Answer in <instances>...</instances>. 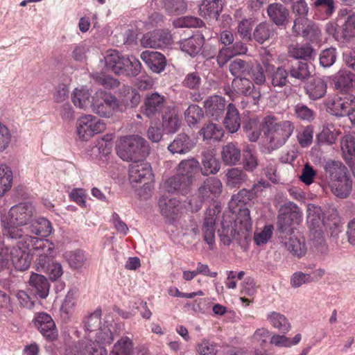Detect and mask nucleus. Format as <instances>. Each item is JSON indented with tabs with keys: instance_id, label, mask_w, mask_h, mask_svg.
Wrapping results in <instances>:
<instances>
[{
	"instance_id": "30",
	"label": "nucleus",
	"mask_w": 355,
	"mask_h": 355,
	"mask_svg": "<svg viewBox=\"0 0 355 355\" xmlns=\"http://www.w3.org/2000/svg\"><path fill=\"white\" fill-rule=\"evenodd\" d=\"M343 158L355 175V139L350 135L343 137L340 141Z\"/></svg>"
},
{
	"instance_id": "32",
	"label": "nucleus",
	"mask_w": 355,
	"mask_h": 355,
	"mask_svg": "<svg viewBox=\"0 0 355 355\" xmlns=\"http://www.w3.org/2000/svg\"><path fill=\"white\" fill-rule=\"evenodd\" d=\"M327 83L320 78L311 80L305 86L306 95L313 101L322 98L327 92Z\"/></svg>"
},
{
	"instance_id": "33",
	"label": "nucleus",
	"mask_w": 355,
	"mask_h": 355,
	"mask_svg": "<svg viewBox=\"0 0 355 355\" xmlns=\"http://www.w3.org/2000/svg\"><path fill=\"white\" fill-rule=\"evenodd\" d=\"M223 124L225 129L232 134L236 132L241 127L240 114L233 103H229L227 107Z\"/></svg>"
},
{
	"instance_id": "1",
	"label": "nucleus",
	"mask_w": 355,
	"mask_h": 355,
	"mask_svg": "<svg viewBox=\"0 0 355 355\" xmlns=\"http://www.w3.org/2000/svg\"><path fill=\"white\" fill-rule=\"evenodd\" d=\"M36 214L35 206L29 202L12 206L2 220L3 235L8 239L23 240L28 235L25 234V227L36 217Z\"/></svg>"
},
{
	"instance_id": "6",
	"label": "nucleus",
	"mask_w": 355,
	"mask_h": 355,
	"mask_svg": "<svg viewBox=\"0 0 355 355\" xmlns=\"http://www.w3.org/2000/svg\"><path fill=\"white\" fill-rule=\"evenodd\" d=\"M277 218V231L279 239L282 236H291L293 233L294 225H299L302 220V212L293 202H287L279 209Z\"/></svg>"
},
{
	"instance_id": "55",
	"label": "nucleus",
	"mask_w": 355,
	"mask_h": 355,
	"mask_svg": "<svg viewBox=\"0 0 355 355\" xmlns=\"http://www.w3.org/2000/svg\"><path fill=\"white\" fill-rule=\"evenodd\" d=\"M338 32L343 40L355 37V15L348 16L343 24L338 27Z\"/></svg>"
},
{
	"instance_id": "18",
	"label": "nucleus",
	"mask_w": 355,
	"mask_h": 355,
	"mask_svg": "<svg viewBox=\"0 0 355 355\" xmlns=\"http://www.w3.org/2000/svg\"><path fill=\"white\" fill-rule=\"evenodd\" d=\"M222 192V183L215 177L206 179L198 189V195L202 200H213Z\"/></svg>"
},
{
	"instance_id": "24",
	"label": "nucleus",
	"mask_w": 355,
	"mask_h": 355,
	"mask_svg": "<svg viewBox=\"0 0 355 355\" xmlns=\"http://www.w3.org/2000/svg\"><path fill=\"white\" fill-rule=\"evenodd\" d=\"M196 146L194 141L185 133L178 134L168 145V149L173 154L184 155L190 152Z\"/></svg>"
},
{
	"instance_id": "63",
	"label": "nucleus",
	"mask_w": 355,
	"mask_h": 355,
	"mask_svg": "<svg viewBox=\"0 0 355 355\" xmlns=\"http://www.w3.org/2000/svg\"><path fill=\"white\" fill-rule=\"evenodd\" d=\"M122 92L125 94V99L123 102L129 105L131 107H136L140 102V95L138 92L130 87H123Z\"/></svg>"
},
{
	"instance_id": "62",
	"label": "nucleus",
	"mask_w": 355,
	"mask_h": 355,
	"mask_svg": "<svg viewBox=\"0 0 355 355\" xmlns=\"http://www.w3.org/2000/svg\"><path fill=\"white\" fill-rule=\"evenodd\" d=\"M67 260L71 268L78 269L83 266L86 258L83 251L76 250L67 254Z\"/></svg>"
},
{
	"instance_id": "41",
	"label": "nucleus",
	"mask_w": 355,
	"mask_h": 355,
	"mask_svg": "<svg viewBox=\"0 0 355 355\" xmlns=\"http://www.w3.org/2000/svg\"><path fill=\"white\" fill-rule=\"evenodd\" d=\"M134 344L131 338L122 336L114 345L110 355H133Z\"/></svg>"
},
{
	"instance_id": "52",
	"label": "nucleus",
	"mask_w": 355,
	"mask_h": 355,
	"mask_svg": "<svg viewBox=\"0 0 355 355\" xmlns=\"http://www.w3.org/2000/svg\"><path fill=\"white\" fill-rule=\"evenodd\" d=\"M202 45V37H191L182 43L181 48L190 55L194 56L200 51Z\"/></svg>"
},
{
	"instance_id": "9",
	"label": "nucleus",
	"mask_w": 355,
	"mask_h": 355,
	"mask_svg": "<svg viewBox=\"0 0 355 355\" xmlns=\"http://www.w3.org/2000/svg\"><path fill=\"white\" fill-rule=\"evenodd\" d=\"M221 211V207L216 203L209 207L204 214L201 230L204 241L211 247L215 243L216 221Z\"/></svg>"
},
{
	"instance_id": "42",
	"label": "nucleus",
	"mask_w": 355,
	"mask_h": 355,
	"mask_svg": "<svg viewBox=\"0 0 355 355\" xmlns=\"http://www.w3.org/2000/svg\"><path fill=\"white\" fill-rule=\"evenodd\" d=\"M267 320L271 325L281 333L286 334L291 329V325L286 316L275 311L270 312L267 315Z\"/></svg>"
},
{
	"instance_id": "31",
	"label": "nucleus",
	"mask_w": 355,
	"mask_h": 355,
	"mask_svg": "<svg viewBox=\"0 0 355 355\" xmlns=\"http://www.w3.org/2000/svg\"><path fill=\"white\" fill-rule=\"evenodd\" d=\"M29 286L32 292L42 299H44L49 295V283L47 279L37 273H33L29 279Z\"/></svg>"
},
{
	"instance_id": "4",
	"label": "nucleus",
	"mask_w": 355,
	"mask_h": 355,
	"mask_svg": "<svg viewBox=\"0 0 355 355\" xmlns=\"http://www.w3.org/2000/svg\"><path fill=\"white\" fill-rule=\"evenodd\" d=\"M261 124L264 129V135L273 149L284 146L295 128V123L291 121H279L273 115L266 116Z\"/></svg>"
},
{
	"instance_id": "57",
	"label": "nucleus",
	"mask_w": 355,
	"mask_h": 355,
	"mask_svg": "<svg viewBox=\"0 0 355 355\" xmlns=\"http://www.w3.org/2000/svg\"><path fill=\"white\" fill-rule=\"evenodd\" d=\"M166 11L170 15H178L187 9V3L184 0H163Z\"/></svg>"
},
{
	"instance_id": "26",
	"label": "nucleus",
	"mask_w": 355,
	"mask_h": 355,
	"mask_svg": "<svg viewBox=\"0 0 355 355\" xmlns=\"http://www.w3.org/2000/svg\"><path fill=\"white\" fill-rule=\"evenodd\" d=\"M71 100L73 105L80 109L93 110L94 95L92 96L89 89L84 87L76 88L71 94Z\"/></svg>"
},
{
	"instance_id": "15",
	"label": "nucleus",
	"mask_w": 355,
	"mask_h": 355,
	"mask_svg": "<svg viewBox=\"0 0 355 355\" xmlns=\"http://www.w3.org/2000/svg\"><path fill=\"white\" fill-rule=\"evenodd\" d=\"M35 325L46 339L54 340L57 338L55 324L50 315L45 313H39L35 319Z\"/></svg>"
},
{
	"instance_id": "22",
	"label": "nucleus",
	"mask_w": 355,
	"mask_h": 355,
	"mask_svg": "<svg viewBox=\"0 0 355 355\" xmlns=\"http://www.w3.org/2000/svg\"><path fill=\"white\" fill-rule=\"evenodd\" d=\"M225 105V98L219 96H210L204 102L207 114L216 121L223 116Z\"/></svg>"
},
{
	"instance_id": "45",
	"label": "nucleus",
	"mask_w": 355,
	"mask_h": 355,
	"mask_svg": "<svg viewBox=\"0 0 355 355\" xmlns=\"http://www.w3.org/2000/svg\"><path fill=\"white\" fill-rule=\"evenodd\" d=\"M288 54L295 59L309 60L315 55V52L309 44H296L289 46Z\"/></svg>"
},
{
	"instance_id": "2",
	"label": "nucleus",
	"mask_w": 355,
	"mask_h": 355,
	"mask_svg": "<svg viewBox=\"0 0 355 355\" xmlns=\"http://www.w3.org/2000/svg\"><path fill=\"white\" fill-rule=\"evenodd\" d=\"M251 228L250 210L243 208L239 209L235 219L230 216H225L218 233L221 242L225 245H230L234 241L241 242L247 240L250 236Z\"/></svg>"
},
{
	"instance_id": "54",
	"label": "nucleus",
	"mask_w": 355,
	"mask_h": 355,
	"mask_svg": "<svg viewBox=\"0 0 355 355\" xmlns=\"http://www.w3.org/2000/svg\"><path fill=\"white\" fill-rule=\"evenodd\" d=\"M178 204L179 201L176 198H168L165 196H162L158 202L162 214L166 217L175 213V208Z\"/></svg>"
},
{
	"instance_id": "8",
	"label": "nucleus",
	"mask_w": 355,
	"mask_h": 355,
	"mask_svg": "<svg viewBox=\"0 0 355 355\" xmlns=\"http://www.w3.org/2000/svg\"><path fill=\"white\" fill-rule=\"evenodd\" d=\"M76 128L79 138L86 141L103 132L105 129V124L96 116L86 114L77 120Z\"/></svg>"
},
{
	"instance_id": "53",
	"label": "nucleus",
	"mask_w": 355,
	"mask_h": 355,
	"mask_svg": "<svg viewBox=\"0 0 355 355\" xmlns=\"http://www.w3.org/2000/svg\"><path fill=\"white\" fill-rule=\"evenodd\" d=\"M229 69L235 78H241L250 73V67L248 62L236 59L230 64Z\"/></svg>"
},
{
	"instance_id": "43",
	"label": "nucleus",
	"mask_w": 355,
	"mask_h": 355,
	"mask_svg": "<svg viewBox=\"0 0 355 355\" xmlns=\"http://www.w3.org/2000/svg\"><path fill=\"white\" fill-rule=\"evenodd\" d=\"M254 89V84L246 78H235L232 82V94L248 96Z\"/></svg>"
},
{
	"instance_id": "34",
	"label": "nucleus",
	"mask_w": 355,
	"mask_h": 355,
	"mask_svg": "<svg viewBox=\"0 0 355 355\" xmlns=\"http://www.w3.org/2000/svg\"><path fill=\"white\" fill-rule=\"evenodd\" d=\"M268 79L274 88L282 89L289 83V74L284 66L273 68L268 74Z\"/></svg>"
},
{
	"instance_id": "58",
	"label": "nucleus",
	"mask_w": 355,
	"mask_h": 355,
	"mask_svg": "<svg viewBox=\"0 0 355 355\" xmlns=\"http://www.w3.org/2000/svg\"><path fill=\"white\" fill-rule=\"evenodd\" d=\"M93 336H89V340L83 348L84 355H107L106 349L100 343L92 340Z\"/></svg>"
},
{
	"instance_id": "3",
	"label": "nucleus",
	"mask_w": 355,
	"mask_h": 355,
	"mask_svg": "<svg viewBox=\"0 0 355 355\" xmlns=\"http://www.w3.org/2000/svg\"><path fill=\"white\" fill-rule=\"evenodd\" d=\"M323 169L331 192L338 198H347L353 185L347 168L340 161L330 159L324 163Z\"/></svg>"
},
{
	"instance_id": "5",
	"label": "nucleus",
	"mask_w": 355,
	"mask_h": 355,
	"mask_svg": "<svg viewBox=\"0 0 355 355\" xmlns=\"http://www.w3.org/2000/svg\"><path fill=\"white\" fill-rule=\"evenodd\" d=\"M118 156L126 162H135L145 159L150 151L148 142L139 135L121 137L116 146Z\"/></svg>"
},
{
	"instance_id": "21",
	"label": "nucleus",
	"mask_w": 355,
	"mask_h": 355,
	"mask_svg": "<svg viewBox=\"0 0 355 355\" xmlns=\"http://www.w3.org/2000/svg\"><path fill=\"white\" fill-rule=\"evenodd\" d=\"M140 58L149 69L155 73H161L166 67V60L165 56L157 51H143Z\"/></svg>"
},
{
	"instance_id": "44",
	"label": "nucleus",
	"mask_w": 355,
	"mask_h": 355,
	"mask_svg": "<svg viewBox=\"0 0 355 355\" xmlns=\"http://www.w3.org/2000/svg\"><path fill=\"white\" fill-rule=\"evenodd\" d=\"M253 197L254 193L252 190L243 189L236 194L232 196L230 202V208L235 209L238 207L239 212V209H243L241 207L248 204L252 200Z\"/></svg>"
},
{
	"instance_id": "64",
	"label": "nucleus",
	"mask_w": 355,
	"mask_h": 355,
	"mask_svg": "<svg viewBox=\"0 0 355 355\" xmlns=\"http://www.w3.org/2000/svg\"><path fill=\"white\" fill-rule=\"evenodd\" d=\"M313 134V128L309 125L304 127L297 132V139L301 147H307L311 144Z\"/></svg>"
},
{
	"instance_id": "50",
	"label": "nucleus",
	"mask_w": 355,
	"mask_h": 355,
	"mask_svg": "<svg viewBox=\"0 0 355 355\" xmlns=\"http://www.w3.org/2000/svg\"><path fill=\"white\" fill-rule=\"evenodd\" d=\"M185 120L189 127H194L204 117L202 109L197 105H191L184 112Z\"/></svg>"
},
{
	"instance_id": "56",
	"label": "nucleus",
	"mask_w": 355,
	"mask_h": 355,
	"mask_svg": "<svg viewBox=\"0 0 355 355\" xmlns=\"http://www.w3.org/2000/svg\"><path fill=\"white\" fill-rule=\"evenodd\" d=\"M12 173L10 168L6 166H0V196H3L11 187Z\"/></svg>"
},
{
	"instance_id": "36",
	"label": "nucleus",
	"mask_w": 355,
	"mask_h": 355,
	"mask_svg": "<svg viewBox=\"0 0 355 355\" xmlns=\"http://www.w3.org/2000/svg\"><path fill=\"white\" fill-rule=\"evenodd\" d=\"M333 82L338 90L349 89L355 86V74L345 69L340 70L334 76Z\"/></svg>"
},
{
	"instance_id": "16",
	"label": "nucleus",
	"mask_w": 355,
	"mask_h": 355,
	"mask_svg": "<svg viewBox=\"0 0 355 355\" xmlns=\"http://www.w3.org/2000/svg\"><path fill=\"white\" fill-rule=\"evenodd\" d=\"M200 170V162L195 157L183 159L176 166L177 173L191 184Z\"/></svg>"
},
{
	"instance_id": "13",
	"label": "nucleus",
	"mask_w": 355,
	"mask_h": 355,
	"mask_svg": "<svg viewBox=\"0 0 355 355\" xmlns=\"http://www.w3.org/2000/svg\"><path fill=\"white\" fill-rule=\"evenodd\" d=\"M171 42V34L164 30H156L147 33L141 39V46L146 48H164L170 44Z\"/></svg>"
},
{
	"instance_id": "11",
	"label": "nucleus",
	"mask_w": 355,
	"mask_h": 355,
	"mask_svg": "<svg viewBox=\"0 0 355 355\" xmlns=\"http://www.w3.org/2000/svg\"><path fill=\"white\" fill-rule=\"evenodd\" d=\"M166 103V97L157 92L147 94L141 107L142 113L149 119L156 117L165 112Z\"/></svg>"
},
{
	"instance_id": "38",
	"label": "nucleus",
	"mask_w": 355,
	"mask_h": 355,
	"mask_svg": "<svg viewBox=\"0 0 355 355\" xmlns=\"http://www.w3.org/2000/svg\"><path fill=\"white\" fill-rule=\"evenodd\" d=\"M202 164L203 166V168H200L202 174L205 176H208L211 174L217 173L220 170V164L214 157L213 153L207 150L202 152Z\"/></svg>"
},
{
	"instance_id": "12",
	"label": "nucleus",
	"mask_w": 355,
	"mask_h": 355,
	"mask_svg": "<svg viewBox=\"0 0 355 355\" xmlns=\"http://www.w3.org/2000/svg\"><path fill=\"white\" fill-rule=\"evenodd\" d=\"M332 114L337 116H348L355 109V96L342 94L336 98L329 107Z\"/></svg>"
},
{
	"instance_id": "7",
	"label": "nucleus",
	"mask_w": 355,
	"mask_h": 355,
	"mask_svg": "<svg viewBox=\"0 0 355 355\" xmlns=\"http://www.w3.org/2000/svg\"><path fill=\"white\" fill-rule=\"evenodd\" d=\"M123 111V105L112 94L103 90L94 94L93 112L98 116L110 118Z\"/></svg>"
},
{
	"instance_id": "40",
	"label": "nucleus",
	"mask_w": 355,
	"mask_h": 355,
	"mask_svg": "<svg viewBox=\"0 0 355 355\" xmlns=\"http://www.w3.org/2000/svg\"><path fill=\"white\" fill-rule=\"evenodd\" d=\"M276 30L272 24L268 22H262L258 24L254 30V39L259 44H263L266 41L274 37Z\"/></svg>"
},
{
	"instance_id": "10",
	"label": "nucleus",
	"mask_w": 355,
	"mask_h": 355,
	"mask_svg": "<svg viewBox=\"0 0 355 355\" xmlns=\"http://www.w3.org/2000/svg\"><path fill=\"white\" fill-rule=\"evenodd\" d=\"M20 245L25 249L32 248V254L35 256H55V245L49 240L41 239L31 235H26L20 240Z\"/></svg>"
},
{
	"instance_id": "20",
	"label": "nucleus",
	"mask_w": 355,
	"mask_h": 355,
	"mask_svg": "<svg viewBox=\"0 0 355 355\" xmlns=\"http://www.w3.org/2000/svg\"><path fill=\"white\" fill-rule=\"evenodd\" d=\"M280 242L293 256L297 258L304 257L307 252L305 239L302 236V238L291 236V235L289 237L282 236Z\"/></svg>"
},
{
	"instance_id": "29",
	"label": "nucleus",
	"mask_w": 355,
	"mask_h": 355,
	"mask_svg": "<svg viewBox=\"0 0 355 355\" xmlns=\"http://www.w3.org/2000/svg\"><path fill=\"white\" fill-rule=\"evenodd\" d=\"M267 14L275 25L284 26L288 21L289 11L283 4L273 3L268 5Z\"/></svg>"
},
{
	"instance_id": "17",
	"label": "nucleus",
	"mask_w": 355,
	"mask_h": 355,
	"mask_svg": "<svg viewBox=\"0 0 355 355\" xmlns=\"http://www.w3.org/2000/svg\"><path fill=\"white\" fill-rule=\"evenodd\" d=\"M17 240V245L10 250V261L17 270L23 271L29 268L31 257L26 252L27 249L20 245V239Z\"/></svg>"
},
{
	"instance_id": "51",
	"label": "nucleus",
	"mask_w": 355,
	"mask_h": 355,
	"mask_svg": "<svg viewBox=\"0 0 355 355\" xmlns=\"http://www.w3.org/2000/svg\"><path fill=\"white\" fill-rule=\"evenodd\" d=\"M101 311H96L85 318L83 321L84 329L86 332L89 333V337L91 336L90 334L96 333L102 327L101 326Z\"/></svg>"
},
{
	"instance_id": "49",
	"label": "nucleus",
	"mask_w": 355,
	"mask_h": 355,
	"mask_svg": "<svg viewBox=\"0 0 355 355\" xmlns=\"http://www.w3.org/2000/svg\"><path fill=\"white\" fill-rule=\"evenodd\" d=\"M227 185L230 187H239L247 180L246 173L239 168H232L226 173Z\"/></svg>"
},
{
	"instance_id": "19",
	"label": "nucleus",
	"mask_w": 355,
	"mask_h": 355,
	"mask_svg": "<svg viewBox=\"0 0 355 355\" xmlns=\"http://www.w3.org/2000/svg\"><path fill=\"white\" fill-rule=\"evenodd\" d=\"M107 68L116 74L123 73V69L127 64H130V59L121 55L118 51L108 50L105 56Z\"/></svg>"
},
{
	"instance_id": "48",
	"label": "nucleus",
	"mask_w": 355,
	"mask_h": 355,
	"mask_svg": "<svg viewBox=\"0 0 355 355\" xmlns=\"http://www.w3.org/2000/svg\"><path fill=\"white\" fill-rule=\"evenodd\" d=\"M222 10V0H203L200 6V13L205 17L214 15L216 17Z\"/></svg>"
},
{
	"instance_id": "14",
	"label": "nucleus",
	"mask_w": 355,
	"mask_h": 355,
	"mask_svg": "<svg viewBox=\"0 0 355 355\" xmlns=\"http://www.w3.org/2000/svg\"><path fill=\"white\" fill-rule=\"evenodd\" d=\"M153 178L151 166L144 159L133 162L129 167V180L131 182H143Z\"/></svg>"
},
{
	"instance_id": "39",
	"label": "nucleus",
	"mask_w": 355,
	"mask_h": 355,
	"mask_svg": "<svg viewBox=\"0 0 355 355\" xmlns=\"http://www.w3.org/2000/svg\"><path fill=\"white\" fill-rule=\"evenodd\" d=\"M292 10L293 14L297 16L294 20L292 31L293 32H299L300 25L306 21V16L309 12V7L304 0H298L293 3Z\"/></svg>"
},
{
	"instance_id": "47",
	"label": "nucleus",
	"mask_w": 355,
	"mask_h": 355,
	"mask_svg": "<svg viewBox=\"0 0 355 355\" xmlns=\"http://www.w3.org/2000/svg\"><path fill=\"white\" fill-rule=\"evenodd\" d=\"M293 33L296 35H302L311 41H314L318 39L321 32L315 24L307 19L306 22L300 25L299 32Z\"/></svg>"
},
{
	"instance_id": "25",
	"label": "nucleus",
	"mask_w": 355,
	"mask_h": 355,
	"mask_svg": "<svg viewBox=\"0 0 355 355\" xmlns=\"http://www.w3.org/2000/svg\"><path fill=\"white\" fill-rule=\"evenodd\" d=\"M307 224L309 229L318 234L322 235V227L323 223V214L320 207L310 204L307 208Z\"/></svg>"
},
{
	"instance_id": "61",
	"label": "nucleus",
	"mask_w": 355,
	"mask_h": 355,
	"mask_svg": "<svg viewBox=\"0 0 355 355\" xmlns=\"http://www.w3.org/2000/svg\"><path fill=\"white\" fill-rule=\"evenodd\" d=\"M243 156L245 169L248 171H254L258 166L256 152L250 147H247L243 150Z\"/></svg>"
},
{
	"instance_id": "37",
	"label": "nucleus",
	"mask_w": 355,
	"mask_h": 355,
	"mask_svg": "<svg viewBox=\"0 0 355 355\" xmlns=\"http://www.w3.org/2000/svg\"><path fill=\"white\" fill-rule=\"evenodd\" d=\"M223 162L227 166L236 165L241 159V150L236 144L230 142L222 147L220 152Z\"/></svg>"
},
{
	"instance_id": "28",
	"label": "nucleus",
	"mask_w": 355,
	"mask_h": 355,
	"mask_svg": "<svg viewBox=\"0 0 355 355\" xmlns=\"http://www.w3.org/2000/svg\"><path fill=\"white\" fill-rule=\"evenodd\" d=\"M162 126L168 133H175L180 128L181 120L175 107L168 106L162 114Z\"/></svg>"
},
{
	"instance_id": "23",
	"label": "nucleus",
	"mask_w": 355,
	"mask_h": 355,
	"mask_svg": "<svg viewBox=\"0 0 355 355\" xmlns=\"http://www.w3.org/2000/svg\"><path fill=\"white\" fill-rule=\"evenodd\" d=\"M191 185L187 180L176 173L165 181L164 188L168 193L185 195L189 191Z\"/></svg>"
},
{
	"instance_id": "27",
	"label": "nucleus",
	"mask_w": 355,
	"mask_h": 355,
	"mask_svg": "<svg viewBox=\"0 0 355 355\" xmlns=\"http://www.w3.org/2000/svg\"><path fill=\"white\" fill-rule=\"evenodd\" d=\"M25 230L28 233L42 237H47L53 232L51 222L44 217L34 218Z\"/></svg>"
},
{
	"instance_id": "59",
	"label": "nucleus",
	"mask_w": 355,
	"mask_h": 355,
	"mask_svg": "<svg viewBox=\"0 0 355 355\" xmlns=\"http://www.w3.org/2000/svg\"><path fill=\"white\" fill-rule=\"evenodd\" d=\"M314 8L321 12L324 17H331L335 12L334 0H315L314 2Z\"/></svg>"
},
{
	"instance_id": "46",
	"label": "nucleus",
	"mask_w": 355,
	"mask_h": 355,
	"mask_svg": "<svg viewBox=\"0 0 355 355\" xmlns=\"http://www.w3.org/2000/svg\"><path fill=\"white\" fill-rule=\"evenodd\" d=\"M288 74L291 79L304 81L311 76V71L307 63L297 62L289 68Z\"/></svg>"
},
{
	"instance_id": "35",
	"label": "nucleus",
	"mask_w": 355,
	"mask_h": 355,
	"mask_svg": "<svg viewBox=\"0 0 355 355\" xmlns=\"http://www.w3.org/2000/svg\"><path fill=\"white\" fill-rule=\"evenodd\" d=\"M198 133L203 141L211 142L220 141L223 137L224 131L219 125L209 122L201 128Z\"/></svg>"
},
{
	"instance_id": "60",
	"label": "nucleus",
	"mask_w": 355,
	"mask_h": 355,
	"mask_svg": "<svg viewBox=\"0 0 355 355\" xmlns=\"http://www.w3.org/2000/svg\"><path fill=\"white\" fill-rule=\"evenodd\" d=\"M294 114L301 121H311L315 118L314 111L302 103L294 106Z\"/></svg>"
}]
</instances>
